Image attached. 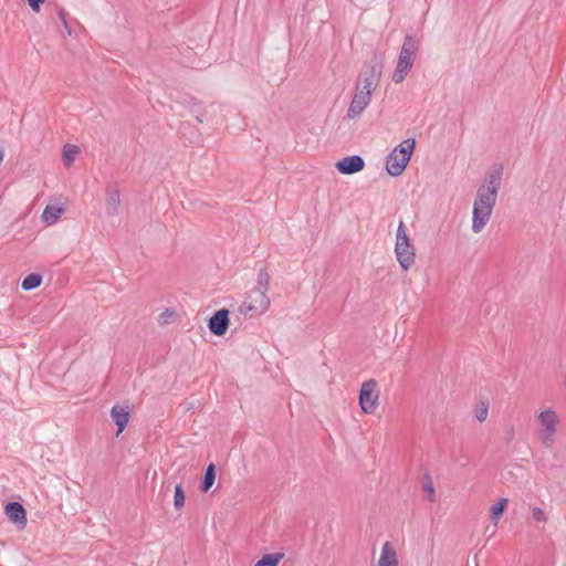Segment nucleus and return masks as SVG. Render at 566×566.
Returning a JSON list of instances; mask_svg holds the SVG:
<instances>
[{
    "mask_svg": "<svg viewBox=\"0 0 566 566\" xmlns=\"http://www.w3.org/2000/svg\"><path fill=\"white\" fill-rule=\"evenodd\" d=\"M502 174L503 166L494 165L476 191L472 212V231L474 233L481 232L491 218L501 188Z\"/></svg>",
    "mask_w": 566,
    "mask_h": 566,
    "instance_id": "f257e3e1",
    "label": "nucleus"
},
{
    "mask_svg": "<svg viewBox=\"0 0 566 566\" xmlns=\"http://www.w3.org/2000/svg\"><path fill=\"white\" fill-rule=\"evenodd\" d=\"M420 48V41L413 35L407 34L400 49L398 62L392 74L396 84L403 82L413 66L416 53Z\"/></svg>",
    "mask_w": 566,
    "mask_h": 566,
    "instance_id": "f03ea898",
    "label": "nucleus"
},
{
    "mask_svg": "<svg viewBox=\"0 0 566 566\" xmlns=\"http://www.w3.org/2000/svg\"><path fill=\"white\" fill-rule=\"evenodd\" d=\"M384 69L382 59L374 52L371 59L364 64L358 82L364 90L374 92L379 85Z\"/></svg>",
    "mask_w": 566,
    "mask_h": 566,
    "instance_id": "7ed1b4c3",
    "label": "nucleus"
},
{
    "mask_svg": "<svg viewBox=\"0 0 566 566\" xmlns=\"http://www.w3.org/2000/svg\"><path fill=\"white\" fill-rule=\"evenodd\" d=\"M266 289L254 287L248 295L247 300L239 306L241 314L254 312L258 314L264 313L270 306V298L266 294Z\"/></svg>",
    "mask_w": 566,
    "mask_h": 566,
    "instance_id": "20e7f679",
    "label": "nucleus"
},
{
    "mask_svg": "<svg viewBox=\"0 0 566 566\" xmlns=\"http://www.w3.org/2000/svg\"><path fill=\"white\" fill-rule=\"evenodd\" d=\"M377 381L375 379H368L363 382L359 395L358 402L359 406L365 413H374L378 406V392H377Z\"/></svg>",
    "mask_w": 566,
    "mask_h": 566,
    "instance_id": "39448f33",
    "label": "nucleus"
},
{
    "mask_svg": "<svg viewBox=\"0 0 566 566\" xmlns=\"http://www.w3.org/2000/svg\"><path fill=\"white\" fill-rule=\"evenodd\" d=\"M371 94L369 90H364L360 83L356 84L355 94L352 98L346 116L350 119L358 117L371 101Z\"/></svg>",
    "mask_w": 566,
    "mask_h": 566,
    "instance_id": "423d86ee",
    "label": "nucleus"
},
{
    "mask_svg": "<svg viewBox=\"0 0 566 566\" xmlns=\"http://www.w3.org/2000/svg\"><path fill=\"white\" fill-rule=\"evenodd\" d=\"M229 311L221 308L214 312L208 322V327L211 334L216 336H223L229 328Z\"/></svg>",
    "mask_w": 566,
    "mask_h": 566,
    "instance_id": "0eeeda50",
    "label": "nucleus"
},
{
    "mask_svg": "<svg viewBox=\"0 0 566 566\" xmlns=\"http://www.w3.org/2000/svg\"><path fill=\"white\" fill-rule=\"evenodd\" d=\"M4 513L19 530L27 526V510L21 503L15 501L9 502L4 507Z\"/></svg>",
    "mask_w": 566,
    "mask_h": 566,
    "instance_id": "6e6552de",
    "label": "nucleus"
},
{
    "mask_svg": "<svg viewBox=\"0 0 566 566\" xmlns=\"http://www.w3.org/2000/svg\"><path fill=\"white\" fill-rule=\"evenodd\" d=\"M335 166L340 174L353 175L365 168V160L359 155H352L338 160Z\"/></svg>",
    "mask_w": 566,
    "mask_h": 566,
    "instance_id": "1a4fd4ad",
    "label": "nucleus"
},
{
    "mask_svg": "<svg viewBox=\"0 0 566 566\" xmlns=\"http://www.w3.org/2000/svg\"><path fill=\"white\" fill-rule=\"evenodd\" d=\"M106 213L109 217L117 216L120 207V190L117 182H109L106 186Z\"/></svg>",
    "mask_w": 566,
    "mask_h": 566,
    "instance_id": "9d476101",
    "label": "nucleus"
},
{
    "mask_svg": "<svg viewBox=\"0 0 566 566\" xmlns=\"http://www.w3.org/2000/svg\"><path fill=\"white\" fill-rule=\"evenodd\" d=\"M415 147L416 140L412 138H408L395 147L392 151H396V154L400 157V164L395 163L392 166L396 168L400 167L398 170L403 171L411 159Z\"/></svg>",
    "mask_w": 566,
    "mask_h": 566,
    "instance_id": "9b49d317",
    "label": "nucleus"
},
{
    "mask_svg": "<svg viewBox=\"0 0 566 566\" xmlns=\"http://www.w3.org/2000/svg\"><path fill=\"white\" fill-rule=\"evenodd\" d=\"M395 253L400 266L407 271L415 263V249L410 245L395 247Z\"/></svg>",
    "mask_w": 566,
    "mask_h": 566,
    "instance_id": "f8f14e48",
    "label": "nucleus"
},
{
    "mask_svg": "<svg viewBox=\"0 0 566 566\" xmlns=\"http://www.w3.org/2000/svg\"><path fill=\"white\" fill-rule=\"evenodd\" d=\"M111 417H112L114 423L117 426L116 434L118 436L125 430V428L129 421L130 413L125 408H119L118 406H113L111 409Z\"/></svg>",
    "mask_w": 566,
    "mask_h": 566,
    "instance_id": "ddd939ff",
    "label": "nucleus"
},
{
    "mask_svg": "<svg viewBox=\"0 0 566 566\" xmlns=\"http://www.w3.org/2000/svg\"><path fill=\"white\" fill-rule=\"evenodd\" d=\"M538 421L541 424V431H547L548 433L556 432L558 420L556 413L553 410L548 409L539 412Z\"/></svg>",
    "mask_w": 566,
    "mask_h": 566,
    "instance_id": "4468645a",
    "label": "nucleus"
},
{
    "mask_svg": "<svg viewBox=\"0 0 566 566\" xmlns=\"http://www.w3.org/2000/svg\"><path fill=\"white\" fill-rule=\"evenodd\" d=\"M378 566H398L397 553L389 542H386L381 548Z\"/></svg>",
    "mask_w": 566,
    "mask_h": 566,
    "instance_id": "2eb2a0df",
    "label": "nucleus"
},
{
    "mask_svg": "<svg viewBox=\"0 0 566 566\" xmlns=\"http://www.w3.org/2000/svg\"><path fill=\"white\" fill-rule=\"evenodd\" d=\"M217 476V468L213 463L208 464V467L205 470V474L201 479L200 483V490L203 493L209 492V490L212 488Z\"/></svg>",
    "mask_w": 566,
    "mask_h": 566,
    "instance_id": "dca6fc26",
    "label": "nucleus"
},
{
    "mask_svg": "<svg viewBox=\"0 0 566 566\" xmlns=\"http://www.w3.org/2000/svg\"><path fill=\"white\" fill-rule=\"evenodd\" d=\"M63 213V209L57 206H46L42 212V220L48 224L55 223L61 214Z\"/></svg>",
    "mask_w": 566,
    "mask_h": 566,
    "instance_id": "f3484780",
    "label": "nucleus"
},
{
    "mask_svg": "<svg viewBox=\"0 0 566 566\" xmlns=\"http://www.w3.org/2000/svg\"><path fill=\"white\" fill-rule=\"evenodd\" d=\"M42 280L43 277L40 273H31L22 280L21 287L24 291L34 290L41 285Z\"/></svg>",
    "mask_w": 566,
    "mask_h": 566,
    "instance_id": "a211bd4d",
    "label": "nucleus"
},
{
    "mask_svg": "<svg viewBox=\"0 0 566 566\" xmlns=\"http://www.w3.org/2000/svg\"><path fill=\"white\" fill-rule=\"evenodd\" d=\"M284 558L283 553L265 554L259 559L254 566H279L280 562Z\"/></svg>",
    "mask_w": 566,
    "mask_h": 566,
    "instance_id": "6ab92c4d",
    "label": "nucleus"
},
{
    "mask_svg": "<svg viewBox=\"0 0 566 566\" xmlns=\"http://www.w3.org/2000/svg\"><path fill=\"white\" fill-rule=\"evenodd\" d=\"M400 164V157L396 154V151H390L388 157H387V161H386V170L387 172L392 176V177H398L400 176L403 171H399L398 168H396L395 166H392L394 164Z\"/></svg>",
    "mask_w": 566,
    "mask_h": 566,
    "instance_id": "aec40b11",
    "label": "nucleus"
},
{
    "mask_svg": "<svg viewBox=\"0 0 566 566\" xmlns=\"http://www.w3.org/2000/svg\"><path fill=\"white\" fill-rule=\"evenodd\" d=\"M80 153V148L76 145H65L63 147L62 159L65 167H70L75 158V155Z\"/></svg>",
    "mask_w": 566,
    "mask_h": 566,
    "instance_id": "412c9836",
    "label": "nucleus"
},
{
    "mask_svg": "<svg viewBox=\"0 0 566 566\" xmlns=\"http://www.w3.org/2000/svg\"><path fill=\"white\" fill-rule=\"evenodd\" d=\"M506 505H507V499H505V497L500 499L497 503L492 505L490 517L495 524L499 522L500 517L504 513Z\"/></svg>",
    "mask_w": 566,
    "mask_h": 566,
    "instance_id": "4be33fe9",
    "label": "nucleus"
},
{
    "mask_svg": "<svg viewBox=\"0 0 566 566\" xmlns=\"http://www.w3.org/2000/svg\"><path fill=\"white\" fill-rule=\"evenodd\" d=\"M410 238L407 233L406 226L402 221L399 222L396 233V245L402 247V245H410Z\"/></svg>",
    "mask_w": 566,
    "mask_h": 566,
    "instance_id": "5701e85b",
    "label": "nucleus"
},
{
    "mask_svg": "<svg viewBox=\"0 0 566 566\" xmlns=\"http://www.w3.org/2000/svg\"><path fill=\"white\" fill-rule=\"evenodd\" d=\"M186 501V494L184 492L182 485L177 484L175 486V494H174V506L176 510H180L184 507Z\"/></svg>",
    "mask_w": 566,
    "mask_h": 566,
    "instance_id": "b1692460",
    "label": "nucleus"
},
{
    "mask_svg": "<svg viewBox=\"0 0 566 566\" xmlns=\"http://www.w3.org/2000/svg\"><path fill=\"white\" fill-rule=\"evenodd\" d=\"M269 284H270V275H269L266 269H264V268L260 269L258 272V286L256 287L266 289V291H268Z\"/></svg>",
    "mask_w": 566,
    "mask_h": 566,
    "instance_id": "393cba45",
    "label": "nucleus"
},
{
    "mask_svg": "<svg viewBox=\"0 0 566 566\" xmlns=\"http://www.w3.org/2000/svg\"><path fill=\"white\" fill-rule=\"evenodd\" d=\"M488 410H489L488 403L481 402V405H478L475 408V411H474L475 418L480 422H483L488 417Z\"/></svg>",
    "mask_w": 566,
    "mask_h": 566,
    "instance_id": "a878e982",
    "label": "nucleus"
},
{
    "mask_svg": "<svg viewBox=\"0 0 566 566\" xmlns=\"http://www.w3.org/2000/svg\"><path fill=\"white\" fill-rule=\"evenodd\" d=\"M422 490L429 494V501L434 502V486L429 475H426V482L422 484Z\"/></svg>",
    "mask_w": 566,
    "mask_h": 566,
    "instance_id": "bb28decb",
    "label": "nucleus"
},
{
    "mask_svg": "<svg viewBox=\"0 0 566 566\" xmlns=\"http://www.w3.org/2000/svg\"><path fill=\"white\" fill-rule=\"evenodd\" d=\"M532 517L534 521H537V522L546 521V515H545L544 511L537 506L532 509Z\"/></svg>",
    "mask_w": 566,
    "mask_h": 566,
    "instance_id": "cd10ccee",
    "label": "nucleus"
},
{
    "mask_svg": "<svg viewBox=\"0 0 566 566\" xmlns=\"http://www.w3.org/2000/svg\"><path fill=\"white\" fill-rule=\"evenodd\" d=\"M175 314L174 310L166 308L158 317V323L160 325H167L169 323L168 317H171Z\"/></svg>",
    "mask_w": 566,
    "mask_h": 566,
    "instance_id": "c85d7f7f",
    "label": "nucleus"
},
{
    "mask_svg": "<svg viewBox=\"0 0 566 566\" xmlns=\"http://www.w3.org/2000/svg\"><path fill=\"white\" fill-rule=\"evenodd\" d=\"M542 442L545 448H549L554 443V433H548L547 431H541Z\"/></svg>",
    "mask_w": 566,
    "mask_h": 566,
    "instance_id": "c756f323",
    "label": "nucleus"
},
{
    "mask_svg": "<svg viewBox=\"0 0 566 566\" xmlns=\"http://www.w3.org/2000/svg\"><path fill=\"white\" fill-rule=\"evenodd\" d=\"M27 1H28L29 7L32 9V11L39 12L41 9V6L44 3L45 0H27Z\"/></svg>",
    "mask_w": 566,
    "mask_h": 566,
    "instance_id": "7c9ffc66",
    "label": "nucleus"
},
{
    "mask_svg": "<svg viewBox=\"0 0 566 566\" xmlns=\"http://www.w3.org/2000/svg\"><path fill=\"white\" fill-rule=\"evenodd\" d=\"M59 15H60L62 22L64 23L65 28H67V23L65 20V12L62 9L60 10Z\"/></svg>",
    "mask_w": 566,
    "mask_h": 566,
    "instance_id": "2f4dec72",
    "label": "nucleus"
},
{
    "mask_svg": "<svg viewBox=\"0 0 566 566\" xmlns=\"http://www.w3.org/2000/svg\"><path fill=\"white\" fill-rule=\"evenodd\" d=\"M196 119H197V122H199V123H202V122H203V120H202L201 115H197V116H196Z\"/></svg>",
    "mask_w": 566,
    "mask_h": 566,
    "instance_id": "473e14b6",
    "label": "nucleus"
},
{
    "mask_svg": "<svg viewBox=\"0 0 566 566\" xmlns=\"http://www.w3.org/2000/svg\"><path fill=\"white\" fill-rule=\"evenodd\" d=\"M2 159H3V151H2V149L0 148V163L2 161Z\"/></svg>",
    "mask_w": 566,
    "mask_h": 566,
    "instance_id": "72a5a7b5",
    "label": "nucleus"
},
{
    "mask_svg": "<svg viewBox=\"0 0 566 566\" xmlns=\"http://www.w3.org/2000/svg\"><path fill=\"white\" fill-rule=\"evenodd\" d=\"M513 433H514V430H513V429H511V430H510V436L512 437V436H513Z\"/></svg>",
    "mask_w": 566,
    "mask_h": 566,
    "instance_id": "f704fd0d",
    "label": "nucleus"
}]
</instances>
